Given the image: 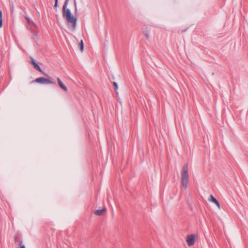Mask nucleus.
<instances>
[{
    "label": "nucleus",
    "mask_w": 248,
    "mask_h": 248,
    "mask_svg": "<svg viewBox=\"0 0 248 248\" xmlns=\"http://www.w3.org/2000/svg\"><path fill=\"white\" fill-rule=\"evenodd\" d=\"M2 27V13L0 10V28Z\"/></svg>",
    "instance_id": "1a4fd4ad"
},
{
    "label": "nucleus",
    "mask_w": 248,
    "mask_h": 248,
    "mask_svg": "<svg viewBox=\"0 0 248 248\" xmlns=\"http://www.w3.org/2000/svg\"><path fill=\"white\" fill-rule=\"evenodd\" d=\"M208 201L216 204L219 208H220L219 202L213 195H211L209 196L208 198Z\"/></svg>",
    "instance_id": "423d86ee"
},
{
    "label": "nucleus",
    "mask_w": 248,
    "mask_h": 248,
    "mask_svg": "<svg viewBox=\"0 0 248 248\" xmlns=\"http://www.w3.org/2000/svg\"><path fill=\"white\" fill-rule=\"evenodd\" d=\"M79 47H80V50L81 51H83V49H84V45H83V41L82 40H81L80 43L79 44Z\"/></svg>",
    "instance_id": "9d476101"
},
{
    "label": "nucleus",
    "mask_w": 248,
    "mask_h": 248,
    "mask_svg": "<svg viewBox=\"0 0 248 248\" xmlns=\"http://www.w3.org/2000/svg\"><path fill=\"white\" fill-rule=\"evenodd\" d=\"M106 211V208H105L100 210H96L94 211V214L97 216H101Z\"/></svg>",
    "instance_id": "6e6552de"
},
{
    "label": "nucleus",
    "mask_w": 248,
    "mask_h": 248,
    "mask_svg": "<svg viewBox=\"0 0 248 248\" xmlns=\"http://www.w3.org/2000/svg\"><path fill=\"white\" fill-rule=\"evenodd\" d=\"M31 63L33 65V67L35 69L41 73H43L40 67L36 62L32 58L31 59Z\"/></svg>",
    "instance_id": "39448f33"
},
{
    "label": "nucleus",
    "mask_w": 248,
    "mask_h": 248,
    "mask_svg": "<svg viewBox=\"0 0 248 248\" xmlns=\"http://www.w3.org/2000/svg\"><path fill=\"white\" fill-rule=\"evenodd\" d=\"M74 3V7H75V13L76 14L77 13V2L76 0H73Z\"/></svg>",
    "instance_id": "9b49d317"
},
{
    "label": "nucleus",
    "mask_w": 248,
    "mask_h": 248,
    "mask_svg": "<svg viewBox=\"0 0 248 248\" xmlns=\"http://www.w3.org/2000/svg\"><path fill=\"white\" fill-rule=\"evenodd\" d=\"M57 5H58V0H55V5H54V7H57Z\"/></svg>",
    "instance_id": "4468645a"
},
{
    "label": "nucleus",
    "mask_w": 248,
    "mask_h": 248,
    "mask_svg": "<svg viewBox=\"0 0 248 248\" xmlns=\"http://www.w3.org/2000/svg\"><path fill=\"white\" fill-rule=\"evenodd\" d=\"M188 171V164H186L184 165L181 172V180L182 186L185 189H186L187 187V184L189 180V175Z\"/></svg>",
    "instance_id": "f03ea898"
},
{
    "label": "nucleus",
    "mask_w": 248,
    "mask_h": 248,
    "mask_svg": "<svg viewBox=\"0 0 248 248\" xmlns=\"http://www.w3.org/2000/svg\"><path fill=\"white\" fill-rule=\"evenodd\" d=\"M16 239H17V236H16V237H15V240H16Z\"/></svg>",
    "instance_id": "f3484780"
},
{
    "label": "nucleus",
    "mask_w": 248,
    "mask_h": 248,
    "mask_svg": "<svg viewBox=\"0 0 248 248\" xmlns=\"http://www.w3.org/2000/svg\"><path fill=\"white\" fill-rule=\"evenodd\" d=\"M20 248H26L24 245H22V242L20 243Z\"/></svg>",
    "instance_id": "2eb2a0df"
},
{
    "label": "nucleus",
    "mask_w": 248,
    "mask_h": 248,
    "mask_svg": "<svg viewBox=\"0 0 248 248\" xmlns=\"http://www.w3.org/2000/svg\"><path fill=\"white\" fill-rule=\"evenodd\" d=\"M57 80L58 84L60 86V87L64 91H67V87L63 84V83L62 82V81L59 78H57Z\"/></svg>",
    "instance_id": "0eeeda50"
},
{
    "label": "nucleus",
    "mask_w": 248,
    "mask_h": 248,
    "mask_svg": "<svg viewBox=\"0 0 248 248\" xmlns=\"http://www.w3.org/2000/svg\"><path fill=\"white\" fill-rule=\"evenodd\" d=\"M26 19L28 21L29 23H31V21L30 20V19L28 17H26Z\"/></svg>",
    "instance_id": "dca6fc26"
},
{
    "label": "nucleus",
    "mask_w": 248,
    "mask_h": 248,
    "mask_svg": "<svg viewBox=\"0 0 248 248\" xmlns=\"http://www.w3.org/2000/svg\"><path fill=\"white\" fill-rule=\"evenodd\" d=\"M143 33L144 34V35L147 39H149V33L147 31H144Z\"/></svg>",
    "instance_id": "f8f14e48"
},
{
    "label": "nucleus",
    "mask_w": 248,
    "mask_h": 248,
    "mask_svg": "<svg viewBox=\"0 0 248 248\" xmlns=\"http://www.w3.org/2000/svg\"><path fill=\"white\" fill-rule=\"evenodd\" d=\"M69 0H65L62 10V16L66 21V25L69 29L74 31L76 28L77 18L71 14V11L67 8Z\"/></svg>",
    "instance_id": "f257e3e1"
},
{
    "label": "nucleus",
    "mask_w": 248,
    "mask_h": 248,
    "mask_svg": "<svg viewBox=\"0 0 248 248\" xmlns=\"http://www.w3.org/2000/svg\"><path fill=\"white\" fill-rule=\"evenodd\" d=\"M186 242L189 246H193L195 242V237L194 234H190L187 236Z\"/></svg>",
    "instance_id": "20e7f679"
},
{
    "label": "nucleus",
    "mask_w": 248,
    "mask_h": 248,
    "mask_svg": "<svg viewBox=\"0 0 248 248\" xmlns=\"http://www.w3.org/2000/svg\"><path fill=\"white\" fill-rule=\"evenodd\" d=\"M34 81L42 84H56L55 82L44 77L37 78L32 82Z\"/></svg>",
    "instance_id": "7ed1b4c3"
},
{
    "label": "nucleus",
    "mask_w": 248,
    "mask_h": 248,
    "mask_svg": "<svg viewBox=\"0 0 248 248\" xmlns=\"http://www.w3.org/2000/svg\"><path fill=\"white\" fill-rule=\"evenodd\" d=\"M113 85L115 87V90L116 91L118 89V88L117 83L116 82H113Z\"/></svg>",
    "instance_id": "ddd939ff"
}]
</instances>
